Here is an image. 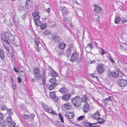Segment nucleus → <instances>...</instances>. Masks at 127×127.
I'll list each match as a JSON object with an SVG mask.
<instances>
[{"mask_svg":"<svg viewBox=\"0 0 127 127\" xmlns=\"http://www.w3.org/2000/svg\"><path fill=\"white\" fill-rule=\"evenodd\" d=\"M87 97L86 95H83L80 98L81 99V101H83L84 103H85L87 100Z\"/></svg>","mask_w":127,"mask_h":127,"instance_id":"nucleus-26","label":"nucleus"},{"mask_svg":"<svg viewBox=\"0 0 127 127\" xmlns=\"http://www.w3.org/2000/svg\"><path fill=\"white\" fill-rule=\"evenodd\" d=\"M41 104L46 111L49 113L52 114L53 112V110L52 109L50 108V107L46 104L43 103L41 102Z\"/></svg>","mask_w":127,"mask_h":127,"instance_id":"nucleus-6","label":"nucleus"},{"mask_svg":"<svg viewBox=\"0 0 127 127\" xmlns=\"http://www.w3.org/2000/svg\"><path fill=\"white\" fill-rule=\"evenodd\" d=\"M78 56V55L77 53L74 52L71 56L70 61L72 62H74L77 58Z\"/></svg>","mask_w":127,"mask_h":127,"instance_id":"nucleus-10","label":"nucleus"},{"mask_svg":"<svg viewBox=\"0 0 127 127\" xmlns=\"http://www.w3.org/2000/svg\"><path fill=\"white\" fill-rule=\"evenodd\" d=\"M17 80L18 82L19 83H20L21 82V79L20 77H18L17 78Z\"/></svg>","mask_w":127,"mask_h":127,"instance_id":"nucleus-58","label":"nucleus"},{"mask_svg":"<svg viewBox=\"0 0 127 127\" xmlns=\"http://www.w3.org/2000/svg\"><path fill=\"white\" fill-rule=\"evenodd\" d=\"M102 121H98L97 122L94 123H92L90 122H88L85 121L83 122V124L85 125V127H95L94 125L96 124H102L104 122L105 120H102Z\"/></svg>","mask_w":127,"mask_h":127,"instance_id":"nucleus-5","label":"nucleus"},{"mask_svg":"<svg viewBox=\"0 0 127 127\" xmlns=\"http://www.w3.org/2000/svg\"><path fill=\"white\" fill-rule=\"evenodd\" d=\"M85 49L87 52L89 53H91V49H90V48L88 47H85Z\"/></svg>","mask_w":127,"mask_h":127,"instance_id":"nucleus-41","label":"nucleus"},{"mask_svg":"<svg viewBox=\"0 0 127 127\" xmlns=\"http://www.w3.org/2000/svg\"><path fill=\"white\" fill-rule=\"evenodd\" d=\"M34 21L35 25L37 26H39L42 24V22L39 20H34Z\"/></svg>","mask_w":127,"mask_h":127,"instance_id":"nucleus-29","label":"nucleus"},{"mask_svg":"<svg viewBox=\"0 0 127 127\" xmlns=\"http://www.w3.org/2000/svg\"><path fill=\"white\" fill-rule=\"evenodd\" d=\"M55 124H56L58 125L57 126L58 127H60V125H62L63 126H64V125H62V123H61V122H59L58 121H57L56 122Z\"/></svg>","mask_w":127,"mask_h":127,"instance_id":"nucleus-48","label":"nucleus"},{"mask_svg":"<svg viewBox=\"0 0 127 127\" xmlns=\"http://www.w3.org/2000/svg\"><path fill=\"white\" fill-rule=\"evenodd\" d=\"M85 117L84 115H82L79 117L77 119L78 121H79L82 120Z\"/></svg>","mask_w":127,"mask_h":127,"instance_id":"nucleus-45","label":"nucleus"},{"mask_svg":"<svg viewBox=\"0 0 127 127\" xmlns=\"http://www.w3.org/2000/svg\"><path fill=\"white\" fill-rule=\"evenodd\" d=\"M109 101V100H108L107 98L104 100L102 102L104 103L105 105V106L108 104Z\"/></svg>","mask_w":127,"mask_h":127,"instance_id":"nucleus-37","label":"nucleus"},{"mask_svg":"<svg viewBox=\"0 0 127 127\" xmlns=\"http://www.w3.org/2000/svg\"><path fill=\"white\" fill-rule=\"evenodd\" d=\"M60 10L62 11L63 15V14H69L68 10L67 8L64 6L61 7Z\"/></svg>","mask_w":127,"mask_h":127,"instance_id":"nucleus-13","label":"nucleus"},{"mask_svg":"<svg viewBox=\"0 0 127 127\" xmlns=\"http://www.w3.org/2000/svg\"><path fill=\"white\" fill-rule=\"evenodd\" d=\"M7 123V121L3 120L2 121L0 122V127H4L6 126Z\"/></svg>","mask_w":127,"mask_h":127,"instance_id":"nucleus-25","label":"nucleus"},{"mask_svg":"<svg viewBox=\"0 0 127 127\" xmlns=\"http://www.w3.org/2000/svg\"><path fill=\"white\" fill-rule=\"evenodd\" d=\"M51 68V75L53 77H56L57 76H58V73L55 71L54 69H53L51 67H50Z\"/></svg>","mask_w":127,"mask_h":127,"instance_id":"nucleus-21","label":"nucleus"},{"mask_svg":"<svg viewBox=\"0 0 127 127\" xmlns=\"http://www.w3.org/2000/svg\"><path fill=\"white\" fill-rule=\"evenodd\" d=\"M84 111L86 113L89 110V105L87 103H86L83 107Z\"/></svg>","mask_w":127,"mask_h":127,"instance_id":"nucleus-18","label":"nucleus"},{"mask_svg":"<svg viewBox=\"0 0 127 127\" xmlns=\"http://www.w3.org/2000/svg\"><path fill=\"white\" fill-rule=\"evenodd\" d=\"M82 61V59L81 58H78L76 60V62L78 64H79Z\"/></svg>","mask_w":127,"mask_h":127,"instance_id":"nucleus-42","label":"nucleus"},{"mask_svg":"<svg viewBox=\"0 0 127 127\" xmlns=\"http://www.w3.org/2000/svg\"><path fill=\"white\" fill-rule=\"evenodd\" d=\"M32 0H27L26 2L25 5V7L27 9L30 8L31 6V2L32 1Z\"/></svg>","mask_w":127,"mask_h":127,"instance_id":"nucleus-17","label":"nucleus"},{"mask_svg":"<svg viewBox=\"0 0 127 127\" xmlns=\"http://www.w3.org/2000/svg\"><path fill=\"white\" fill-rule=\"evenodd\" d=\"M45 35H48V37L49 39H51L53 38V34L50 32L48 29H46L43 32Z\"/></svg>","mask_w":127,"mask_h":127,"instance_id":"nucleus-8","label":"nucleus"},{"mask_svg":"<svg viewBox=\"0 0 127 127\" xmlns=\"http://www.w3.org/2000/svg\"><path fill=\"white\" fill-rule=\"evenodd\" d=\"M5 57L4 51L0 47V57L1 60H4Z\"/></svg>","mask_w":127,"mask_h":127,"instance_id":"nucleus-19","label":"nucleus"},{"mask_svg":"<svg viewBox=\"0 0 127 127\" xmlns=\"http://www.w3.org/2000/svg\"><path fill=\"white\" fill-rule=\"evenodd\" d=\"M39 12H35L34 13L32 14V15L33 18L36 17L39 14Z\"/></svg>","mask_w":127,"mask_h":127,"instance_id":"nucleus-43","label":"nucleus"},{"mask_svg":"<svg viewBox=\"0 0 127 127\" xmlns=\"http://www.w3.org/2000/svg\"><path fill=\"white\" fill-rule=\"evenodd\" d=\"M63 106L65 107L66 110H70L72 108V105L71 104L68 102H66L63 105Z\"/></svg>","mask_w":127,"mask_h":127,"instance_id":"nucleus-11","label":"nucleus"},{"mask_svg":"<svg viewBox=\"0 0 127 127\" xmlns=\"http://www.w3.org/2000/svg\"><path fill=\"white\" fill-rule=\"evenodd\" d=\"M59 91L61 92L62 93L66 94L68 91L67 89L65 87H63L60 88Z\"/></svg>","mask_w":127,"mask_h":127,"instance_id":"nucleus-24","label":"nucleus"},{"mask_svg":"<svg viewBox=\"0 0 127 127\" xmlns=\"http://www.w3.org/2000/svg\"><path fill=\"white\" fill-rule=\"evenodd\" d=\"M58 116L61 120V122L62 123H64V120H63V117L61 114L60 113H59L58 114Z\"/></svg>","mask_w":127,"mask_h":127,"instance_id":"nucleus-35","label":"nucleus"},{"mask_svg":"<svg viewBox=\"0 0 127 127\" xmlns=\"http://www.w3.org/2000/svg\"><path fill=\"white\" fill-rule=\"evenodd\" d=\"M95 7L94 8V10L95 12L97 13H99L101 12L102 11V9L101 7L99 6H97L96 4L94 5Z\"/></svg>","mask_w":127,"mask_h":127,"instance_id":"nucleus-15","label":"nucleus"},{"mask_svg":"<svg viewBox=\"0 0 127 127\" xmlns=\"http://www.w3.org/2000/svg\"><path fill=\"white\" fill-rule=\"evenodd\" d=\"M33 72L35 75L38 74L39 73V69L38 68L34 69L33 70Z\"/></svg>","mask_w":127,"mask_h":127,"instance_id":"nucleus-46","label":"nucleus"},{"mask_svg":"<svg viewBox=\"0 0 127 127\" xmlns=\"http://www.w3.org/2000/svg\"><path fill=\"white\" fill-rule=\"evenodd\" d=\"M121 19L119 16H116L115 19V23L116 24H119L121 20Z\"/></svg>","mask_w":127,"mask_h":127,"instance_id":"nucleus-27","label":"nucleus"},{"mask_svg":"<svg viewBox=\"0 0 127 127\" xmlns=\"http://www.w3.org/2000/svg\"><path fill=\"white\" fill-rule=\"evenodd\" d=\"M20 74L21 75V76H23L26 78V73L25 72H23L22 73Z\"/></svg>","mask_w":127,"mask_h":127,"instance_id":"nucleus-56","label":"nucleus"},{"mask_svg":"<svg viewBox=\"0 0 127 127\" xmlns=\"http://www.w3.org/2000/svg\"><path fill=\"white\" fill-rule=\"evenodd\" d=\"M50 95L51 98L54 99V101L56 102H58V98L56 96L55 92H51L50 94Z\"/></svg>","mask_w":127,"mask_h":127,"instance_id":"nucleus-9","label":"nucleus"},{"mask_svg":"<svg viewBox=\"0 0 127 127\" xmlns=\"http://www.w3.org/2000/svg\"><path fill=\"white\" fill-rule=\"evenodd\" d=\"M71 95L68 94H66L62 97V99L64 101H66L68 100L71 97Z\"/></svg>","mask_w":127,"mask_h":127,"instance_id":"nucleus-12","label":"nucleus"},{"mask_svg":"<svg viewBox=\"0 0 127 127\" xmlns=\"http://www.w3.org/2000/svg\"><path fill=\"white\" fill-rule=\"evenodd\" d=\"M9 21H10L9 25L13 26L14 24V23H15V22H14L13 21H12V19H11V18H10L9 19Z\"/></svg>","mask_w":127,"mask_h":127,"instance_id":"nucleus-38","label":"nucleus"},{"mask_svg":"<svg viewBox=\"0 0 127 127\" xmlns=\"http://www.w3.org/2000/svg\"><path fill=\"white\" fill-rule=\"evenodd\" d=\"M112 76L113 78H117L119 75V72L118 70L111 71Z\"/></svg>","mask_w":127,"mask_h":127,"instance_id":"nucleus-16","label":"nucleus"},{"mask_svg":"<svg viewBox=\"0 0 127 127\" xmlns=\"http://www.w3.org/2000/svg\"><path fill=\"white\" fill-rule=\"evenodd\" d=\"M2 110H6L7 108V107L5 105H1L0 107Z\"/></svg>","mask_w":127,"mask_h":127,"instance_id":"nucleus-36","label":"nucleus"},{"mask_svg":"<svg viewBox=\"0 0 127 127\" xmlns=\"http://www.w3.org/2000/svg\"><path fill=\"white\" fill-rule=\"evenodd\" d=\"M53 39L54 42L58 43L60 42L61 39V37L60 36H57V33H55L54 36H53Z\"/></svg>","mask_w":127,"mask_h":127,"instance_id":"nucleus-14","label":"nucleus"},{"mask_svg":"<svg viewBox=\"0 0 127 127\" xmlns=\"http://www.w3.org/2000/svg\"><path fill=\"white\" fill-rule=\"evenodd\" d=\"M13 69H14V71L16 73H19V69H16V67L14 66V67Z\"/></svg>","mask_w":127,"mask_h":127,"instance_id":"nucleus-59","label":"nucleus"},{"mask_svg":"<svg viewBox=\"0 0 127 127\" xmlns=\"http://www.w3.org/2000/svg\"><path fill=\"white\" fill-rule=\"evenodd\" d=\"M63 21L65 23H67L69 22V20L68 18L66 17H64L63 19Z\"/></svg>","mask_w":127,"mask_h":127,"instance_id":"nucleus-47","label":"nucleus"},{"mask_svg":"<svg viewBox=\"0 0 127 127\" xmlns=\"http://www.w3.org/2000/svg\"><path fill=\"white\" fill-rule=\"evenodd\" d=\"M57 85L51 84L48 87V89L50 90H51L55 88Z\"/></svg>","mask_w":127,"mask_h":127,"instance_id":"nucleus-30","label":"nucleus"},{"mask_svg":"<svg viewBox=\"0 0 127 127\" xmlns=\"http://www.w3.org/2000/svg\"><path fill=\"white\" fill-rule=\"evenodd\" d=\"M11 18V19H12V21H13L14 22H15L16 23V22H17L18 20L17 18H15V15H12V17Z\"/></svg>","mask_w":127,"mask_h":127,"instance_id":"nucleus-39","label":"nucleus"},{"mask_svg":"<svg viewBox=\"0 0 127 127\" xmlns=\"http://www.w3.org/2000/svg\"><path fill=\"white\" fill-rule=\"evenodd\" d=\"M9 37L8 40H9L10 41L15 39L14 35L11 34L10 32H9Z\"/></svg>","mask_w":127,"mask_h":127,"instance_id":"nucleus-32","label":"nucleus"},{"mask_svg":"<svg viewBox=\"0 0 127 127\" xmlns=\"http://www.w3.org/2000/svg\"><path fill=\"white\" fill-rule=\"evenodd\" d=\"M74 114L73 113V114H71L70 115H69V119H71L72 118L74 117Z\"/></svg>","mask_w":127,"mask_h":127,"instance_id":"nucleus-61","label":"nucleus"},{"mask_svg":"<svg viewBox=\"0 0 127 127\" xmlns=\"http://www.w3.org/2000/svg\"><path fill=\"white\" fill-rule=\"evenodd\" d=\"M125 76L126 78H122L118 80L117 81V84L120 87H124L127 85V76L123 74V76L121 77L123 78V77Z\"/></svg>","mask_w":127,"mask_h":127,"instance_id":"nucleus-1","label":"nucleus"},{"mask_svg":"<svg viewBox=\"0 0 127 127\" xmlns=\"http://www.w3.org/2000/svg\"><path fill=\"white\" fill-rule=\"evenodd\" d=\"M35 77L38 80H40L41 79V75L40 74H37L35 75Z\"/></svg>","mask_w":127,"mask_h":127,"instance_id":"nucleus-34","label":"nucleus"},{"mask_svg":"<svg viewBox=\"0 0 127 127\" xmlns=\"http://www.w3.org/2000/svg\"><path fill=\"white\" fill-rule=\"evenodd\" d=\"M66 46V44L64 42L60 43L58 45L59 48L61 49H64Z\"/></svg>","mask_w":127,"mask_h":127,"instance_id":"nucleus-20","label":"nucleus"},{"mask_svg":"<svg viewBox=\"0 0 127 127\" xmlns=\"http://www.w3.org/2000/svg\"><path fill=\"white\" fill-rule=\"evenodd\" d=\"M40 26V28L41 29L43 30L47 27V24L46 23H42Z\"/></svg>","mask_w":127,"mask_h":127,"instance_id":"nucleus-31","label":"nucleus"},{"mask_svg":"<svg viewBox=\"0 0 127 127\" xmlns=\"http://www.w3.org/2000/svg\"><path fill=\"white\" fill-rule=\"evenodd\" d=\"M7 50L8 51L10 55L11 56L12 58H14V55H13L14 54H13V51H12V52L11 53H10V52L9 51V49L8 48V49Z\"/></svg>","mask_w":127,"mask_h":127,"instance_id":"nucleus-51","label":"nucleus"},{"mask_svg":"<svg viewBox=\"0 0 127 127\" xmlns=\"http://www.w3.org/2000/svg\"><path fill=\"white\" fill-rule=\"evenodd\" d=\"M35 116V115L34 114H32L30 115V117L31 119H33Z\"/></svg>","mask_w":127,"mask_h":127,"instance_id":"nucleus-62","label":"nucleus"},{"mask_svg":"<svg viewBox=\"0 0 127 127\" xmlns=\"http://www.w3.org/2000/svg\"><path fill=\"white\" fill-rule=\"evenodd\" d=\"M12 110L11 109H8L7 110V113L9 115L11 114L12 112Z\"/></svg>","mask_w":127,"mask_h":127,"instance_id":"nucleus-52","label":"nucleus"},{"mask_svg":"<svg viewBox=\"0 0 127 127\" xmlns=\"http://www.w3.org/2000/svg\"><path fill=\"white\" fill-rule=\"evenodd\" d=\"M86 47H88L90 48V49H91V50L93 48V47L92 46V44L90 43H88Z\"/></svg>","mask_w":127,"mask_h":127,"instance_id":"nucleus-49","label":"nucleus"},{"mask_svg":"<svg viewBox=\"0 0 127 127\" xmlns=\"http://www.w3.org/2000/svg\"><path fill=\"white\" fill-rule=\"evenodd\" d=\"M71 114H73V113L69 111H67L65 113V116H66L68 115H70Z\"/></svg>","mask_w":127,"mask_h":127,"instance_id":"nucleus-54","label":"nucleus"},{"mask_svg":"<svg viewBox=\"0 0 127 127\" xmlns=\"http://www.w3.org/2000/svg\"><path fill=\"white\" fill-rule=\"evenodd\" d=\"M9 32H5L1 34V38L7 44L10 45V43L8 41Z\"/></svg>","mask_w":127,"mask_h":127,"instance_id":"nucleus-2","label":"nucleus"},{"mask_svg":"<svg viewBox=\"0 0 127 127\" xmlns=\"http://www.w3.org/2000/svg\"><path fill=\"white\" fill-rule=\"evenodd\" d=\"M100 49L101 51L102 52L101 53V55H103L106 52L104 51V50L102 48H100Z\"/></svg>","mask_w":127,"mask_h":127,"instance_id":"nucleus-55","label":"nucleus"},{"mask_svg":"<svg viewBox=\"0 0 127 127\" xmlns=\"http://www.w3.org/2000/svg\"><path fill=\"white\" fill-rule=\"evenodd\" d=\"M74 45L73 43H70L68 46L67 48L65 50L64 55L67 57H69L72 53V49H73Z\"/></svg>","mask_w":127,"mask_h":127,"instance_id":"nucleus-4","label":"nucleus"},{"mask_svg":"<svg viewBox=\"0 0 127 127\" xmlns=\"http://www.w3.org/2000/svg\"><path fill=\"white\" fill-rule=\"evenodd\" d=\"M46 73L45 71L44 70L42 72V80H46Z\"/></svg>","mask_w":127,"mask_h":127,"instance_id":"nucleus-33","label":"nucleus"},{"mask_svg":"<svg viewBox=\"0 0 127 127\" xmlns=\"http://www.w3.org/2000/svg\"><path fill=\"white\" fill-rule=\"evenodd\" d=\"M56 78L53 77L50 79L49 80V81L51 84L58 85V83L56 82Z\"/></svg>","mask_w":127,"mask_h":127,"instance_id":"nucleus-22","label":"nucleus"},{"mask_svg":"<svg viewBox=\"0 0 127 127\" xmlns=\"http://www.w3.org/2000/svg\"><path fill=\"white\" fill-rule=\"evenodd\" d=\"M11 122V124L12 126H12H15L16 125V123L14 122Z\"/></svg>","mask_w":127,"mask_h":127,"instance_id":"nucleus-64","label":"nucleus"},{"mask_svg":"<svg viewBox=\"0 0 127 127\" xmlns=\"http://www.w3.org/2000/svg\"><path fill=\"white\" fill-rule=\"evenodd\" d=\"M27 15V14L25 13L23 14L22 16V18L23 19H25V17H26Z\"/></svg>","mask_w":127,"mask_h":127,"instance_id":"nucleus-63","label":"nucleus"},{"mask_svg":"<svg viewBox=\"0 0 127 127\" xmlns=\"http://www.w3.org/2000/svg\"><path fill=\"white\" fill-rule=\"evenodd\" d=\"M107 98L109 100H110L112 101H113L114 99V98L113 96H109Z\"/></svg>","mask_w":127,"mask_h":127,"instance_id":"nucleus-53","label":"nucleus"},{"mask_svg":"<svg viewBox=\"0 0 127 127\" xmlns=\"http://www.w3.org/2000/svg\"><path fill=\"white\" fill-rule=\"evenodd\" d=\"M7 119L8 120L6 121H7V123H10L12 122V120L11 116H9L7 117Z\"/></svg>","mask_w":127,"mask_h":127,"instance_id":"nucleus-44","label":"nucleus"},{"mask_svg":"<svg viewBox=\"0 0 127 127\" xmlns=\"http://www.w3.org/2000/svg\"><path fill=\"white\" fill-rule=\"evenodd\" d=\"M81 99L80 97L77 96L71 99L72 103L74 106L78 107L81 104Z\"/></svg>","mask_w":127,"mask_h":127,"instance_id":"nucleus-3","label":"nucleus"},{"mask_svg":"<svg viewBox=\"0 0 127 127\" xmlns=\"http://www.w3.org/2000/svg\"><path fill=\"white\" fill-rule=\"evenodd\" d=\"M96 69L98 74H102L104 70L103 65L101 64H98V65L97 66Z\"/></svg>","mask_w":127,"mask_h":127,"instance_id":"nucleus-7","label":"nucleus"},{"mask_svg":"<svg viewBox=\"0 0 127 127\" xmlns=\"http://www.w3.org/2000/svg\"><path fill=\"white\" fill-rule=\"evenodd\" d=\"M12 88L13 90H15L16 88V85L15 83H13L12 84Z\"/></svg>","mask_w":127,"mask_h":127,"instance_id":"nucleus-57","label":"nucleus"},{"mask_svg":"<svg viewBox=\"0 0 127 127\" xmlns=\"http://www.w3.org/2000/svg\"><path fill=\"white\" fill-rule=\"evenodd\" d=\"M14 40L15 39H13L12 40L10 41L12 44H13L16 47L18 46L17 45L16 43L15 42Z\"/></svg>","mask_w":127,"mask_h":127,"instance_id":"nucleus-50","label":"nucleus"},{"mask_svg":"<svg viewBox=\"0 0 127 127\" xmlns=\"http://www.w3.org/2000/svg\"><path fill=\"white\" fill-rule=\"evenodd\" d=\"M40 16L38 15L37 16H36V17L33 18L34 20H39V19L40 18Z\"/></svg>","mask_w":127,"mask_h":127,"instance_id":"nucleus-60","label":"nucleus"},{"mask_svg":"<svg viewBox=\"0 0 127 127\" xmlns=\"http://www.w3.org/2000/svg\"><path fill=\"white\" fill-rule=\"evenodd\" d=\"M22 117L25 119L27 120L29 118V115L27 114H24L22 116Z\"/></svg>","mask_w":127,"mask_h":127,"instance_id":"nucleus-40","label":"nucleus"},{"mask_svg":"<svg viewBox=\"0 0 127 127\" xmlns=\"http://www.w3.org/2000/svg\"><path fill=\"white\" fill-rule=\"evenodd\" d=\"M34 45L35 47H38L39 41V40L36 38H34Z\"/></svg>","mask_w":127,"mask_h":127,"instance_id":"nucleus-28","label":"nucleus"},{"mask_svg":"<svg viewBox=\"0 0 127 127\" xmlns=\"http://www.w3.org/2000/svg\"><path fill=\"white\" fill-rule=\"evenodd\" d=\"M100 116V112L98 111H97L94 113V115H92V117L95 120L96 119H97L98 117Z\"/></svg>","mask_w":127,"mask_h":127,"instance_id":"nucleus-23","label":"nucleus"}]
</instances>
